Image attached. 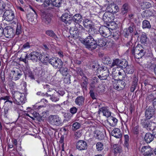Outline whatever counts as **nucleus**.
I'll use <instances>...</instances> for the list:
<instances>
[{
	"instance_id": "1",
	"label": "nucleus",
	"mask_w": 156,
	"mask_h": 156,
	"mask_svg": "<svg viewBox=\"0 0 156 156\" xmlns=\"http://www.w3.org/2000/svg\"><path fill=\"white\" fill-rule=\"evenodd\" d=\"M80 41L85 45L86 48L90 50L95 49L97 46L96 41H94L93 37L90 35L85 39H80Z\"/></svg>"
},
{
	"instance_id": "2",
	"label": "nucleus",
	"mask_w": 156,
	"mask_h": 156,
	"mask_svg": "<svg viewBox=\"0 0 156 156\" xmlns=\"http://www.w3.org/2000/svg\"><path fill=\"white\" fill-rule=\"evenodd\" d=\"M115 23L113 22L109 24V28L106 26H103L100 27L99 29V32L101 35L106 38H109L112 34V32L110 30H114L115 28Z\"/></svg>"
},
{
	"instance_id": "3",
	"label": "nucleus",
	"mask_w": 156,
	"mask_h": 156,
	"mask_svg": "<svg viewBox=\"0 0 156 156\" xmlns=\"http://www.w3.org/2000/svg\"><path fill=\"white\" fill-rule=\"evenodd\" d=\"M14 98L13 103L17 105L23 104L25 102L26 98L24 94H22L18 91L14 92L12 94Z\"/></svg>"
},
{
	"instance_id": "4",
	"label": "nucleus",
	"mask_w": 156,
	"mask_h": 156,
	"mask_svg": "<svg viewBox=\"0 0 156 156\" xmlns=\"http://www.w3.org/2000/svg\"><path fill=\"white\" fill-rule=\"evenodd\" d=\"M131 52L135 58L139 59L141 58L144 55L145 51L141 45H138L132 49Z\"/></svg>"
},
{
	"instance_id": "5",
	"label": "nucleus",
	"mask_w": 156,
	"mask_h": 156,
	"mask_svg": "<svg viewBox=\"0 0 156 156\" xmlns=\"http://www.w3.org/2000/svg\"><path fill=\"white\" fill-rule=\"evenodd\" d=\"M42 55L40 52L37 51H33L31 52L29 55H26V58H27L29 59L32 60L34 62H37L40 61L42 62Z\"/></svg>"
},
{
	"instance_id": "6",
	"label": "nucleus",
	"mask_w": 156,
	"mask_h": 156,
	"mask_svg": "<svg viewBox=\"0 0 156 156\" xmlns=\"http://www.w3.org/2000/svg\"><path fill=\"white\" fill-rule=\"evenodd\" d=\"M127 65V62L126 60H120L119 59H115L113 60L110 66L112 68L116 66L117 68H120L121 69H124L126 67Z\"/></svg>"
},
{
	"instance_id": "7",
	"label": "nucleus",
	"mask_w": 156,
	"mask_h": 156,
	"mask_svg": "<svg viewBox=\"0 0 156 156\" xmlns=\"http://www.w3.org/2000/svg\"><path fill=\"white\" fill-rule=\"evenodd\" d=\"M48 122L50 124L57 126H61L62 123L61 118L57 115H51L49 116Z\"/></svg>"
},
{
	"instance_id": "8",
	"label": "nucleus",
	"mask_w": 156,
	"mask_h": 156,
	"mask_svg": "<svg viewBox=\"0 0 156 156\" xmlns=\"http://www.w3.org/2000/svg\"><path fill=\"white\" fill-rule=\"evenodd\" d=\"M15 18V15L14 12L11 10H6L3 16V19L8 22L12 21Z\"/></svg>"
},
{
	"instance_id": "9",
	"label": "nucleus",
	"mask_w": 156,
	"mask_h": 156,
	"mask_svg": "<svg viewBox=\"0 0 156 156\" xmlns=\"http://www.w3.org/2000/svg\"><path fill=\"white\" fill-rule=\"evenodd\" d=\"M113 86L115 89L118 90H120L123 89L126 85V82L122 80H114L113 81Z\"/></svg>"
},
{
	"instance_id": "10",
	"label": "nucleus",
	"mask_w": 156,
	"mask_h": 156,
	"mask_svg": "<svg viewBox=\"0 0 156 156\" xmlns=\"http://www.w3.org/2000/svg\"><path fill=\"white\" fill-rule=\"evenodd\" d=\"M4 35L6 38L13 37L15 35V30L11 26L6 27L4 28Z\"/></svg>"
},
{
	"instance_id": "11",
	"label": "nucleus",
	"mask_w": 156,
	"mask_h": 156,
	"mask_svg": "<svg viewBox=\"0 0 156 156\" xmlns=\"http://www.w3.org/2000/svg\"><path fill=\"white\" fill-rule=\"evenodd\" d=\"M101 75H99L98 77L100 80H106L109 74V69L106 67L102 66L101 67Z\"/></svg>"
},
{
	"instance_id": "12",
	"label": "nucleus",
	"mask_w": 156,
	"mask_h": 156,
	"mask_svg": "<svg viewBox=\"0 0 156 156\" xmlns=\"http://www.w3.org/2000/svg\"><path fill=\"white\" fill-rule=\"evenodd\" d=\"M42 17L43 24L45 26H49L52 18L51 15L50 14H44L42 15Z\"/></svg>"
},
{
	"instance_id": "13",
	"label": "nucleus",
	"mask_w": 156,
	"mask_h": 156,
	"mask_svg": "<svg viewBox=\"0 0 156 156\" xmlns=\"http://www.w3.org/2000/svg\"><path fill=\"white\" fill-rule=\"evenodd\" d=\"M141 152L144 156H150L153 153V149L149 146L143 147Z\"/></svg>"
},
{
	"instance_id": "14",
	"label": "nucleus",
	"mask_w": 156,
	"mask_h": 156,
	"mask_svg": "<svg viewBox=\"0 0 156 156\" xmlns=\"http://www.w3.org/2000/svg\"><path fill=\"white\" fill-rule=\"evenodd\" d=\"M76 146V148L80 151L86 150L87 147V143L83 140H80L77 142Z\"/></svg>"
},
{
	"instance_id": "15",
	"label": "nucleus",
	"mask_w": 156,
	"mask_h": 156,
	"mask_svg": "<svg viewBox=\"0 0 156 156\" xmlns=\"http://www.w3.org/2000/svg\"><path fill=\"white\" fill-rule=\"evenodd\" d=\"M44 95L49 97L50 100L53 102H56L59 99L58 94L56 92H54L52 95L48 94L47 93H46Z\"/></svg>"
},
{
	"instance_id": "16",
	"label": "nucleus",
	"mask_w": 156,
	"mask_h": 156,
	"mask_svg": "<svg viewBox=\"0 0 156 156\" xmlns=\"http://www.w3.org/2000/svg\"><path fill=\"white\" fill-rule=\"evenodd\" d=\"M101 113H102L103 115L107 117H109L111 115V112L107 107H104L100 108L98 111V113L100 114Z\"/></svg>"
},
{
	"instance_id": "17",
	"label": "nucleus",
	"mask_w": 156,
	"mask_h": 156,
	"mask_svg": "<svg viewBox=\"0 0 156 156\" xmlns=\"http://www.w3.org/2000/svg\"><path fill=\"white\" fill-rule=\"evenodd\" d=\"M108 11L112 13H116L119 10V8L117 5L113 3L109 5L107 7Z\"/></svg>"
},
{
	"instance_id": "18",
	"label": "nucleus",
	"mask_w": 156,
	"mask_h": 156,
	"mask_svg": "<svg viewBox=\"0 0 156 156\" xmlns=\"http://www.w3.org/2000/svg\"><path fill=\"white\" fill-rule=\"evenodd\" d=\"M154 109L152 107H149L146 111L145 116L147 119H150L154 114Z\"/></svg>"
},
{
	"instance_id": "19",
	"label": "nucleus",
	"mask_w": 156,
	"mask_h": 156,
	"mask_svg": "<svg viewBox=\"0 0 156 156\" xmlns=\"http://www.w3.org/2000/svg\"><path fill=\"white\" fill-rule=\"evenodd\" d=\"M113 14L109 11L105 12L103 15L102 20L106 22H110L111 19H113Z\"/></svg>"
},
{
	"instance_id": "20",
	"label": "nucleus",
	"mask_w": 156,
	"mask_h": 156,
	"mask_svg": "<svg viewBox=\"0 0 156 156\" xmlns=\"http://www.w3.org/2000/svg\"><path fill=\"white\" fill-rule=\"evenodd\" d=\"M112 135L117 138H119L122 136V133L120 129L117 128H114L111 132Z\"/></svg>"
},
{
	"instance_id": "21",
	"label": "nucleus",
	"mask_w": 156,
	"mask_h": 156,
	"mask_svg": "<svg viewBox=\"0 0 156 156\" xmlns=\"http://www.w3.org/2000/svg\"><path fill=\"white\" fill-rule=\"evenodd\" d=\"M130 10V6L127 3L123 4L121 9V13L123 15H124L129 12Z\"/></svg>"
},
{
	"instance_id": "22",
	"label": "nucleus",
	"mask_w": 156,
	"mask_h": 156,
	"mask_svg": "<svg viewBox=\"0 0 156 156\" xmlns=\"http://www.w3.org/2000/svg\"><path fill=\"white\" fill-rule=\"evenodd\" d=\"M153 134H152L150 133H146L145 135L144 139L147 143H150L154 139Z\"/></svg>"
},
{
	"instance_id": "23",
	"label": "nucleus",
	"mask_w": 156,
	"mask_h": 156,
	"mask_svg": "<svg viewBox=\"0 0 156 156\" xmlns=\"http://www.w3.org/2000/svg\"><path fill=\"white\" fill-rule=\"evenodd\" d=\"M21 71L19 69L12 71L13 75L15 80L19 79L22 75Z\"/></svg>"
},
{
	"instance_id": "24",
	"label": "nucleus",
	"mask_w": 156,
	"mask_h": 156,
	"mask_svg": "<svg viewBox=\"0 0 156 156\" xmlns=\"http://www.w3.org/2000/svg\"><path fill=\"white\" fill-rule=\"evenodd\" d=\"M72 19L73 23H74V22L76 23H78L82 21V17L80 14H76L73 16Z\"/></svg>"
},
{
	"instance_id": "25",
	"label": "nucleus",
	"mask_w": 156,
	"mask_h": 156,
	"mask_svg": "<svg viewBox=\"0 0 156 156\" xmlns=\"http://www.w3.org/2000/svg\"><path fill=\"white\" fill-rule=\"evenodd\" d=\"M34 12V13H30L27 15V18L30 22H33L36 20L37 14L33 9H32Z\"/></svg>"
},
{
	"instance_id": "26",
	"label": "nucleus",
	"mask_w": 156,
	"mask_h": 156,
	"mask_svg": "<svg viewBox=\"0 0 156 156\" xmlns=\"http://www.w3.org/2000/svg\"><path fill=\"white\" fill-rule=\"evenodd\" d=\"M96 41L98 43L97 45H98L100 47L105 46L107 43V40L105 38H98Z\"/></svg>"
},
{
	"instance_id": "27",
	"label": "nucleus",
	"mask_w": 156,
	"mask_h": 156,
	"mask_svg": "<svg viewBox=\"0 0 156 156\" xmlns=\"http://www.w3.org/2000/svg\"><path fill=\"white\" fill-rule=\"evenodd\" d=\"M83 23L85 27L91 29L93 25L92 22L90 20L85 19L83 21Z\"/></svg>"
},
{
	"instance_id": "28",
	"label": "nucleus",
	"mask_w": 156,
	"mask_h": 156,
	"mask_svg": "<svg viewBox=\"0 0 156 156\" xmlns=\"http://www.w3.org/2000/svg\"><path fill=\"white\" fill-rule=\"evenodd\" d=\"M109 118L108 120V122L109 124L112 126H115L118 120L115 118L112 117H109Z\"/></svg>"
},
{
	"instance_id": "29",
	"label": "nucleus",
	"mask_w": 156,
	"mask_h": 156,
	"mask_svg": "<svg viewBox=\"0 0 156 156\" xmlns=\"http://www.w3.org/2000/svg\"><path fill=\"white\" fill-rule=\"evenodd\" d=\"M59 69L58 70V71L63 76H67V75H68V76L69 78L70 77V76H71L68 74L69 71L67 68L62 67Z\"/></svg>"
},
{
	"instance_id": "30",
	"label": "nucleus",
	"mask_w": 156,
	"mask_h": 156,
	"mask_svg": "<svg viewBox=\"0 0 156 156\" xmlns=\"http://www.w3.org/2000/svg\"><path fill=\"white\" fill-rule=\"evenodd\" d=\"M84 98L83 96H79L76 99L75 102L76 105L79 106L82 105L84 103Z\"/></svg>"
},
{
	"instance_id": "31",
	"label": "nucleus",
	"mask_w": 156,
	"mask_h": 156,
	"mask_svg": "<svg viewBox=\"0 0 156 156\" xmlns=\"http://www.w3.org/2000/svg\"><path fill=\"white\" fill-rule=\"evenodd\" d=\"M46 34L54 38L55 40H57L58 37L55 34L54 32L51 30H48L46 31Z\"/></svg>"
},
{
	"instance_id": "32",
	"label": "nucleus",
	"mask_w": 156,
	"mask_h": 156,
	"mask_svg": "<svg viewBox=\"0 0 156 156\" xmlns=\"http://www.w3.org/2000/svg\"><path fill=\"white\" fill-rule=\"evenodd\" d=\"M23 31V29L21 24L20 23H17L16 30H15V34L19 35L21 34Z\"/></svg>"
},
{
	"instance_id": "33",
	"label": "nucleus",
	"mask_w": 156,
	"mask_h": 156,
	"mask_svg": "<svg viewBox=\"0 0 156 156\" xmlns=\"http://www.w3.org/2000/svg\"><path fill=\"white\" fill-rule=\"evenodd\" d=\"M142 27L143 29H150L151 28V26L149 21L147 20H144L143 21Z\"/></svg>"
},
{
	"instance_id": "34",
	"label": "nucleus",
	"mask_w": 156,
	"mask_h": 156,
	"mask_svg": "<svg viewBox=\"0 0 156 156\" xmlns=\"http://www.w3.org/2000/svg\"><path fill=\"white\" fill-rule=\"evenodd\" d=\"M122 80L124 82H126V83H129L132 80V77L131 76L129 75H126V74L124 75V76H122Z\"/></svg>"
},
{
	"instance_id": "35",
	"label": "nucleus",
	"mask_w": 156,
	"mask_h": 156,
	"mask_svg": "<svg viewBox=\"0 0 156 156\" xmlns=\"http://www.w3.org/2000/svg\"><path fill=\"white\" fill-rule=\"evenodd\" d=\"M56 64L55 66V69H59L61 68V67H62L63 66V62L61 60L57 58H56Z\"/></svg>"
},
{
	"instance_id": "36",
	"label": "nucleus",
	"mask_w": 156,
	"mask_h": 156,
	"mask_svg": "<svg viewBox=\"0 0 156 156\" xmlns=\"http://www.w3.org/2000/svg\"><path fill=\"white\" fill-rule=\"evenodd\" d=\"M99 82V79L97 77H93L92 82L91 83L90 86L92 88H94L95 85Z\"/></svg>"
},
{
	"instance_id": "37",
	"label": "nucleus",
	"mask_w": 156,
	"mask_h": 156,
	"mask_svg": "<svg viewBox=\"0 0 156 156\" xmlns=\"http://www.w3.org/2000/svg\"><path fill=\"white\" fill-rule=\"evenodd\" d=\"M102 62L105 64L108 65L111 63L112 60L108 56H105L102 58Z\"/></svg>"
},
{
	"instance_id": "38",
	"label": "nucleus",
	"mask_w": 156,
	"mask_h": 156,
	"mask_svg": "<svg viewBox=\"0 0 156 156\" xmlns=\"http://www.w3.org/2000/svg\"><path fill=\"white\" fill-rule=\"evenodd\" d=\"M62 3V0H54L53 1L52 5L59 8L61 6Z\"/></svg>"
},
{
	"instance_id": "39",
	"label": "nucleus",
	"mask_w": 156,
	"mask_h": 156,
	"mask_svg": "<svg viewBox=\"0 0 156 156\" xmlns=\"http://www.w3.org/2000/svg\"><path fill=\"white\" fill-rule=\"evenodd\" d=\"M113 151L115 153H120L121 151V148L118 145L115 144L113 146Z\"/></svg>"
},
{
	"instance_id": "40",
	"label": "nucleus",
	"mask_w": 156,
	"mask_h": 156,
	"mask_svg": "<svg viewBox=\"0 0 156 156\" xmlns=\"http://www.w3.org/2000/svg\"><path fill=\"white\" fill-rule=\"evenodd\" d=\"M127 29L131 33L132 36H133V33L134 31V30H136L135 25L133 23H132L130 24V26L127 28Z\"/></svg>"
},
{
	"instance_id": "41",
	"label": "nucleus",
	"mask_w": 156,
	"mask_h": 156,
	"mask_svg": "<svg viewBox=\"0 0 156 156\" xmlns=\"http://www.w3.org/2000/svg\"><path fill=\"white\" fill-rule=\"evenodd\" d=\"M52 3L53 1L51 0H45L42 5L44 7H47L52 5Z\"/></svg>"
},
{
	"instance_id": "42",
	"label": "nucleus",
	"mask_w": 156,
	"mask_h": 156,
	"mask_svg": "<svg viewBox=\"0 0 156 156\" xmlns=\"http://www.w3.org/2000/svg\"><path fill=\"white\" fill-rule=\"evenodd\" d=\"M149 122H150L147 120L144 119L141 120V124L142 126L144 128L147 129L148 125H149Z\"/></svg>"
},
{
	"instance_id": "43",
	"label": "nucleus",
	"mask_w": 156,
	"mask_h": 156,
	"mask_svg": "<svg viewBox=\"0 0 156 156\" xmlns=\"http://www.w3.org/2000/svg\"><path fill=\"white\" fill-rule=\"evenodd\" d=\"M96 146L97 149L98 151H101L104 148V145L100 142L97 143Z\"/></svg>"
},
{
	"instance_id": "44",
	"label": "nucleus",
	"mask_w": 156,
	"mask_h": 156,
	"mask_svg": "<svg viewBox=\"0 0 156 156\" xmlns=\"http://www.w3.org/2000/svg\"><path fill=\"white\" fill-rule=\"evenodd\" d=\"M123 34L125 37L127 38L130 36L131 37V38H132V36L127 28H125L124 29Z\"/></svg>"
},
{
	"instance_id": "45",
	"label": "nucleus",
	"mask_w": 156,
	"mask_h": 156,
	"mask_svg": "<svg viewBox=\"0 0 156 156\" xmlns=\"http://www.w3.org/2000/svg\"><path fill=\"white\" fill-rule=\"evenodd\" d=\"M126 68V72L128 74H132L134 72V69L133 66H127Z\"/></svg>"
},
{
	"instance_id": "46",
	"label": "nucleus",
	"mask_w": 156,
	"mask_h": 156,
	"mask_svg": "<svg viewBox=\"0 0 156 156\" xmlns=\"http://www.w3.org/2000/svg\"><path fill=\"white\" fill-rule=\"evenodd\" d=\"M96 138L99 140H103L104 138V135L103 133L99 131L96 134Z\"/></svg>"
},
{
	"instance_id": "47",
	"label": "nucleus",
	"mask_w": 156,
	"mask_h": 156,
	"mask_svg": "<svg viewBox=\"0 0 156 156\" xmlns=\"http://www.w3.org/2000/svg\"><path fill=\"white\" fill-rule=\"evenodd\" d=\"M57 58L53 57L49 60V63L53 67L55 68V66L56 64V62Z\"/></svg>"
},
{
	"instance_id": "48",
	"label": "nucleus",
	"mask_w": 156,
	"mask_h": 156,
	"mask_svg": "<svg viewBox=\"0 0 156 156\" xmlns=\"http://www.w3.org/2000/svg\"><path fill=\"white\" fill-rule=\"evenodd\" d=\"M26 76H28L31 79H34V76L30 70H28L26 72Z\"/></svg>"
},
{
	"instance_id": "49",
	"label": "nucleus",
	"mask_w": 156,
	"mask_h": 156,
	"mask_svg": "<svg viewBox=\"0 0 156 156\" xmlns=\"http://www.w3.org/2000/svg\"><path fill=\"white\" fill-rule=\"evenodd\" d=\"M125 142L124 145L126 147H128L129 146V136L128 135H124Z\"/></svg>"
},
{
	"instance_id": "50",
	"label": "nucleus",
	"mask_w": 156,
	"mask_h": 156,
	"mask_svg": "<svg viewBox=\"0 0 156 156\" xmlns=\"http://www.w3.org/2000/svg\"><path fill=\"white\" fill-rule=\"evenodd\" d=\"M147 41V36L144 34H142L140 39V42L142 43H146Z\"/></svg>"
},
{
	"instance_id": "51",
	"label": "nucleus",
	"mask_w": 156,
	"mask_h": 156,
	"mask_svg": "<svg viewBox=\"0 0 156 156\" xmlns=\"http://www.w3.org/2000/svg\"><path fill=\"white\" fill-rule=\"evenodd\" d=\"M80 126V124L77 122H76L74 123L72 126V129L74 131H75L77 129H79Z\"/></svg>"
},
{
	"instance_id": "52",
	"label": "nucleus",
	"mask_w": 156,
	"mask_h": 156,
	"mask_svg": "<svg viewBox=\"0 0 156 156\" xmlns=\"http://www.w3.org/2000/svg\"><path fill=\"white\" fill-rule=\"evenodd\" d=\"M154 123L150 122L149 125L148 126L147 129H149L150 130H151L152 132H153V130L155 129V128L156 127V126H154Z\"/></svg>"
},
{
	"instance_id": "53",
	"label": "nucleus",
	"mask_w": 156,
	"mask_h": 156,
	"mask_svg": "<svg viewBox=\"0 0 156 156\" xmlns=\"http://www.w3.org/2000/svg\"><path fill=\"white\" fill-rule=\"evenodd\" d=\"M89 94L90 97L93 99H96L97 95L95 94L93 88L90 89L89 92Z\"/></svg>"
},
{
	"instance_id": "54",
	"label": "nucleus",
	"mask_w": 156,
	"mask_h": 156,
	"mask_svg": "<svg viewBox=\"0 0 156 156\" xmlns=\"http://www.w3.org/2000/svg\"><path fill=\"white\" fill-rule=\"evenodd\" d=\"M82 136V131L81 130H79L75 133V138L77 139L80 138Z\"/></svg>"
},
{
	"instance_id": "55",
	"label": "nucleus",
	"mask_w": 156,
	"mask_h": 156,
	"mask_svg": "<svg viewBox=\"0 0 156 156\" xmlns=\"http://www.w3.org/2000/svg\"><path fill=\"white\" fill-rule=\"evenodd\" d=\"M76 70L78 74L80 75L81 76H82L83 75V70L80 68H77Z\"/></svg>"
},
{
	"instance_id": "56",
	"label": "nucleus",
	"mask_w": 156,
	"mask_h": 156,
	"mask_svg": "<svg viewBox=\"0 0 156 156\" xmlns=\"http://www.w3.org/2000/svg\"><path fill=\"white\" fill-rule=\"evenodd\" d=\"M126 46L127 47H129V48L131 49V50L132 49L135 48L134 47V45L133 44L131 41H129L127 42L126 44Z\"/></svg>"
},
{
	"instance_id": "57",
	"label": "nucleus",
	"mask_w": 156,
	"mask_h": 156,
	"mask_svg": "<svg viewBox=\"0 0 156 156\" xmlns=\"http://www.w3.org/2000/svg\"><path fill=\"white\" fill-rule=\"evenodd\" d=\"M12 99V98L10 97L8 99V100L7 101H6L4 102V104L5 105H7L9 104H9L10 105H12L13 102V103L14 100V99L13 98L12 99V101L11 100Z\"/></svg>"
},
{
	"instance_id": "58",
	"label": "nucleus",
	"mask_w": 156,
	"mask_h": 156,
	"mask_svg": "<svg viewBox=\"0 0 156 156\" xmlns=\"http://www.w3.org/2000/svg\"><path fill=\"white\" fill-rule=\"evenodd\" d=\"M62 21L66 23L70 24L73 23V20L71 17L69 16L67 19H66L65 21Z\"/></svg>"
},
{
	"instance_id": "59",
	"label": "nucleus",
	"mask_w": 156,
	"mask_h": 156,
	"mask_svg": "<svg viewBox=\"0 0 156 156\" xmlns=\"http://www.w3.org/2000/svg\"><path fill=\"white\" fill-rule=\"evenodd\" d=\"M5 4L2 0H0V11H3L5 9Z\"/></svg>"
},
{
	"instance_id": "60",
	"label": "nucleus",
	"mask_w": 156,
	"mask_h": 156,
	"mask_svg": "<svg viewBox=\"0 0 156 156\" xmlns=\"http://www.w3.org/2000/svg\"><path fill=\"white\" fill-rule=\"evenodd\" d=\"M46 116H45L44 117V115H42V116H41L39 114V116H37L36 118V119L39 122H41L42 121H43L44 119V118L46 117Z\"/></svg>"
},
{
	"instance_id": "61",
	"label": "nucleus",
	"mask_w": 156,
	"mask_h": 156,
	"mask_svg": "<svg viewBox=\"0 0 156 156\" xmlns=\"http://www.w3.org/2000/svg\"><path fill=\"white\" fill-rule=\"evenodd\" d=\"M69 13L66 12L62 15L61 16L62 21H65L66 19H67L69 17Z\"/></svg>"
},
{
	"instance_id": "62",
	"label": "nucleus",
	"mask_w": 156,
	"mask_h": 156,
	"mask_svg": "<svg viewBox=\"0 0 156 156\" xmlns=\"http://www.w3.org/2000/svg\"><path fill=\"white\" fill-rule=\"evenodd\" d=\"M77 111V108L75 107H73L70 108V112L73 114H75Z\"/></svg>"
},
{
	"instance_id": "63",
	"label": "nucleus",
	"mask_w": 156,
	"mask_h": 156,
	"mask_svg": "<svg viewBox=\"0 0 156 156\" xmlns=\"http://www.w3.org/2000/svg\"><path fill=\"white\" fill-rule=\"evenodd\" d=\"M30 44L29 42H27L23 45L22 48L23 49H28L30 48Z\"/></svg>"
},
{
	"instance_id": "64",
	"label": "nucleus",
	"mask_w": 156,
	"mask_h": 156,
	"mask_svg": "<svg viewBox=\"0 0 156 156\" xmlns=\"http://www.w3.org/2000/svg\"><path fill=\"white\" fill-rule=\"evenodd\" d=\"M139 127L138 126H137L135 127L133 129V132L135 134H137L139 133Z\"/></svg>"
}]
</instances>
